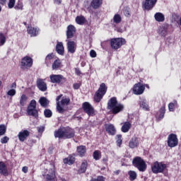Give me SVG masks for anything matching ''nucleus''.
I'll return each mask as SVG.
<instances>
[{
  "mask_svg": "<svg viewBox=\"0 0 181 181\" xmlns=\"http://www.w3.org/2000/svg\"><path fill=\"white\" fill-rule=\"evenodd\" d=\"M38 103L43 108H47V107H49V104H50V101L47 100L46 97H41L39 99Z\"/></svg>",
  "mask_w": 181,
  "mask_h": 181,
  "instance_id": "obj_29",
  "label": "nucleus"
},
{
  "mask_svg": "<svg viewBox=\"0 0 181 181\" xmlns=\"http://www.w3.org/2000/svg\"><path fill=\"white\" fill-rule=\"evenodd\" d=\"M139 146V141L138 140V137H132L129 142V147L131 149H134V148H138Z\"/></svg>",
  "mask_w": 181,
  "mask_h": 181,
  "instance_id": "obj_22",
  "label": "nucleus"
},
{
  "mask_svg": "<svg viewBox=\"0 0 181 181\" xmlns=\"http://www.w3.org/2000/svg\"><path fill=\"white\" fill-rule=\"evenodd\" d=\"M127 40L122 37L112 38L110 40V47L112 50H118L121 47L126 45Z\"/></svg>",
  "mask_w": 181,
  "mask_h": 181,
  "instance_id": "obj_5",
  "label": "nucleus"
},
{
  "mask_svg": "<svg viewBox=\"0 0 181 181\" xmlns=\"http://www.w3.org/2000/svg\"><path fill=\"white\" fill-rule=\"evenodd\" d=\"M57 110L59 114H63V112H64V109L60 105L59 102L57 103Z\"/></svg>",
  "mask_w": 181,
  "mask_h": 181,
  "instance_id": "obj_49",
  "label": "nucleus"
},
{
  "mask_svg": "<svg viewBox=\"0 0 181 181\" xmlns=\"http://www.w3.org/2000/svg\"><path fill=\"white\" fill-rule=\"evenodd\" d=\"M140 108H143L144 111H150L149 105L146 103V100H141L139 103Z\"/></svg>",
  "mask_w": 181,
  "mask_h": 181,
  "instance_id": "obj_34",
  "label": "nucleus"
},
{
  "mask_svg": "<svg viewBox=\"0 0 181 181\" xmlns=\"http://www.w3.org/2000/svg\"><path fill=\"white\" fill-rule=\"evenodd\" d=\"M116 138H117L116 144L117 146L121 147V145H122V135L117 134L116 136Z\"/></svg>",
  "mask_w": 181,
  "mask_h": 181,
  "instance_id": "obj_46",
  "label": "nucleus"
},
{
  "mask_svg": "<svg viewBox=\"0 0 181 181\" xmlns=\"http://www.w3.org/2000/svg\"><path fill=\"white\" fill-rule=\"evenodd\" d=\"M144 91H145V85H143L141 82L134 85L133 93L135 95H141V94H144Z\"/></svg>",
  "mask_w": 181,
  "mask_h": 181,
  "instance_id": "obj_13",
  "label": "nucleus"
},
{
  "mask_svg": "<svg viewBox=\"0 0 181 181\" xmlns=\"http://www.w3.org/2000/svg\"><path fill=\"white\" fill-rule=\"evenodd\" d=\"M27 102H28V96H26V95L25 94H23L20 98V105H21V107H25Z\"/></svg>",
  "mask_w": 181,
  "mask_h": 181,
  "instance_id": "obj_41",
  "label": "nucleus"
},
{
  "mask_svg": "<svg viewBox=\"0 0 181 181\" xmlns=\"http://www.w3.org/2000/svg\"><path fill=\"white\" fill-rule=\"evenodd\" d=\"M37 103L35 100H32L27 108L28 115L34 117V118H39V111L36 110Z\"/></svg>",
  "mask_w": 181,
  "mask_h": 181,
  "instance_id": "obj_6",
  "label": "nucleus"
},
{
  "mask_svg": "<svg viewBox=\"0 0 181 181\" xmlns=\"http://www.w3.org/2000/svg\"><path fill=\"white\" fill-rule=\"evenodd\" d=\"M16 95V90L15 89H11L7 92V95H10L11 97H13V95Z\"/></svg>",
  "mask_w": 181,
  "mask_h": 181,
  "instance_id": "obj_51",
  "label": "nucleus"
},
{
  "mask_svg": "<svg viewBox=\"0 0 181 181\" xmlns=\"http://www.w3.org/2000/svg\"><path fill=\"white\" fill-rule=\"evenodd\" d=\"M166 112V107L164 105L160 108L158 112L156 115V118L158 119V121H160L161 119H163L165 117V114Z\"/></svg>",
  "mask_w": 181,
  "mask_h": 181,
  "instance_id": "obj_20",
  "label": "nucleus"
},
{
  "mask_svg": "<svg viewBox=\"0 0 181 181\" xmlns=\"http://www.w3.org/2000/svg\"><path fill=\"white\" fill-rule=\"evenodd\" d=\"M37 132L40 134H43V132H45V127H37Z\"/></svg>",
  "mask_w": 181,
  "mask_h": 181,
  "instance_id": "obj_55",
  "label": "nucleus"
},
{
  "mask_svg": "<svg viewBox=\"0 0 181 181\" xmlns=\"http://www.w3.org/2000/svg\"><path fill=\"white\" fill-rule=\"evenodd\" d=\"M105 129L109 135H115L117 134V129H115V127L112 124H106Z\"/></svg>",
  "mask_w": 181,
  "mask_h": 181,
  "instance_id": "obj_25",
  "label": "nucleus"
},
{
  "mask_svg": "<svg viewBox=\"0 0 181 181\" xmlns=\"http://www.w3.org/2000/svg\"><path fill=\"white\" fill-rule=\"evenodd\" d=\"M154 18L157 22H165V15L160 12L156 13Z\"/></svg>",
  "mask_w": 181,
  "mask_h": 181,
  "instance_id": "obj_32",
  "label": "nucleus"
},
{
  "mask_svg": "<svg viewBox=\"0 0 181 181\" xmlns=\"http://www.w3.org/2000/svg\"><path fill=\"white\" fill-rule=\"evenodd\" d=\"M76 152L81 158L86 156V153H87V147L86 146H78L76 147Z\"/></svg>",
  "mask_w": 181,
  "mask_h": 181,
  "instance_id": "obj_21",
  "label": "nucleus"
},
{
  "mask_svg": "<svg viewBox=\"0 0 181 181\" xmlns=\"http://www.w3.org/2000/svg\"><path fill=\"white\" fill-rule=\"evenodd\" d=\"M177 107V100H174L173 102L168 104V110L170 112H175V108Z\"/></svg>",
  "mask_w": 181,
  "mask_h": 181,
  "instance_id": "obj_37",
  "label": "nucleus"
},
{
  "mask_svg": "<svg viewBox=\"0 0 181 181\" xmlns=\"http://www.w3.org/2000/svg\"><path fill=\"white\" fill-rule=\"evenodd\" d=\"M54 4L57 5H60L62 4V0H54Z\"/></svg>",
  "mask_w": 181,
  "mask_h": 181,
  "instance_id": "obj_61",
  "label": "nucleus"
},
{
  "mask_svg": "<svg viewBox=\"0 0 181 181\" xmlns=\"http://www.w3.org/2000/svg\"><path fill=\"white\" fill-rule=\"evenodd\" d=\"M76 27L73 25H69L66 28V39H72L74 37V35L76 34Z\"/></svg>",
  "mask_w": 181,
  "mask_h": 181,
  "instance_id": "obj_16",
  "label": "nucleus"
},
{
  "mask_svg": "<svg viewBox=\"0 0 181 181\" xmlns=\"http://www.w3.org/2000/svg\"><path fill=\"white\" fill-rule=\"evenodd\" d=\"M6 134V126L5 124H0V136Z\"/></svg>",
  "mask_w": 181,
  "mask_h": 181,
  "instance_id": "obj_47",
  "label": "nucleus"
},
{
  "mask_svg": "<svg viewBox=\"0 0 181 181\" xmlns=\"http://www.w3.org/2000/svg\"><path fill=\"white\" fill-rule=\"evenodd\" d=\"M75 21L78 25H84L86 22V17L83 16H76Z\"/></svg>",
  "mask_w": 181,
  "mask_h": 181,
  "instance_id": "obj_35",
  "label": "nucleus"
},
{
  "mask_svg": "<svg viewBox=\"0 0 181 181\" xmlns=\"http://www.w3.org/2000/svg\"><path fill=\"white\" fill-rule=\"evenodd\" d=\"M54 135L55 138H59V139H64V127H60L57 130H55Z\"/></svg>",
  "mask_w": 181,
  "mask_h": 181,
  "instance_id": "obj_24",
  "label": "nucleus"
},
{
  "mask_svg": "<svg viewBox=\"0 0 181 181\" xmlns=\"http://www.w3.org/2000/svg\"><path fill=\"white\" fill-rule=\"evenodd\" d=\"M51 173L49 174L46 175V180L47 181H55L56 179V172L54 170H51Z\"/></svg>",
  "mask_w": 181,
  "mask_h": 181,
  "instance_id": "obj_33",
  "label": "nucleus"
},
{
  "mask_svg": "<svg viewBox=\"0 0 181 181\" xmlns=\"http://www.w3.org/2000/svg\"><path fill=\"white\" fill-rule=\"evenodd\" d=\"M62 105H70V98L63 97L61 100Z\"/></svg>",
  "mask_w": 181,
  "mask_h": 181,
  "instance_id": "obj_43",
  "label": "nucleus"
},
{
  "mask_svg": "<svg viewBox=\"0 0 181 181\" xmlns=\"http://www.w3.org/2000/svg\"><path fill=\"white\" fill-rule=\"evenodd\" d=\"M107 108L110 110L112 114L117 115V114H119V112L124 111V105L118 103L117 98L112 97L107 102Z\"/></svg>",
  "mask_w": 181,
  "mask_h": 181,
  "instance_id": "obj_1",
  "label": "nucleus"
},
{
  "mask_svg": "<svg viewBox=\"0 0 181 181\" xmlns=\"http://www.w3.org/2000/svg\"><path fill=\"white\" fill-rule=\"evenodd\" d=\"M52 70H57L62 67V61L59 59H56L52 64Z\"/></svg>",
  "mask_w": 181,
  "mask_h": 181,
  "instance_id": "obj_38",
  "label": "nucleus"
},
{
  "mask_svg": "<svg viewBox=\"0 0 181 181\" xmlns=\"http://www.w3.org/2000/svg\"><path fill=\"white\" fill-rule=\"evenodd\" d=\"M167 144L169 148H175V146H177V145H179V139H177V135L173 133L170 134L168 136Z\"/></svg>",
  "mask_w": 181,
  "mask_h": 181,
  "instance_id": "obj_8",
  "label": "nucleus"
},
{
  "mask_svg": "<svg viewBox=\"0 0 181 181\" xmlns=\"http://www.w3.org/2000/svg\"><path fill=\"white\" fill-rule=\"evenodd\" d=\"M93 156L95 160H100L101 159V151L95 150L93 153Z\"/></svg>",
  "mask_w": 181,
  "mask_h": 181,
  "instance_id": "obj_42",
  "label": "nucleus"
},
{
  "mask_svg": "<svg viewBox=\"0 0 181 181\" xmlns=\"http://www.w3.org/2000/svg\"><path fill=\"white\" fill-rule=\"evenodd\" d=\"M124 15H125V16H127V17L131 16V14H129V11H126L124 12Z\"/></svg>",
  "mask_w": 181,
  "mask_h": 181,
  "instance_id": "obj_63",
  "label": "nucleus"
},
{
  "mask_svg": "<svg viewBox=\"0 0 181 181\" xmlns=\"http://www.w3.org/2000/svg\"><path fill=\"white\" fill-rule=\"evenodd\" d=\"M75 74H76V76H81V71H80V69H75Z\"/></svg>",
  "mask_w": 181,
  "mask_h": 181,
  "instance_id": "obj_56",
  "label": "nucleus"
},
{
  "mask_svg": "<svg viewBox=\"0 0 181 181\" xmlns=\"http://www.w3.org/2000/svg\"><path fill=\"white\" fill-rule=\"evenodd\" d=\"M7 0H0V5H2L3 6L4 5H6Z\"/></svg>",
  "mask_w": 181,
  "mask_h": 181,
  "instance_id": "obj_60",
  "label": "nucleus"
},
{
  "mask_svg": "<svg viewBox=\"0 0 181 181\" xmlns=\"http://www.w3.org/2000/svg\"><path fill=\"white\" fill-rule=\"evenodd\" d=\"M6 43V37L5 34L0 33V46H4Z\"/></svg>",
  "mask_w": 181,
  "mask_h": 181,
  "instance_id": "obj_44",
  "label": "nucleus"
},
{
  "mask_svg": "<svg viewBox=\"0 0 181 181\" xmlns=\"http://www.w3.org/2000/svg\"><path fill=\"white\" fill-rule=\"evenodd\" d=\"M9 141V137L5 136L4 137L1 139V144H8Z\"/></svg>",
  "mask_w": 181,
  "mask_h": 181,
  "instance_id": "obj_53",
  "label": "nucleus"
},
{
  "mask_svg": "<svg viewBox=\"0 0 181 181\" xmlns=\"http://www.w3.org/2000/svg\"><path fill=\"white\" fill-rule=\"evenodd\" d=\"M132 165L134 168H136L139 172H145L148 168L145 160L139 156L133 158Z\"/></svg>",
  "mask_w": 181,
  "mask_h": 181,
  "instance_id": "obj_4",
  "label": "nucleus"
},
{
  "mask_svg": "<svg viewBox=\"0 0 181 181\" xmlns=\"http://www.w3.org/2000/svg\"><path fill=\"white\" fill-rule=\"evenodd\" d=\"M50 81L53 84H63L67 81L66 78L63 76V75H56V74H52L49 76Z\"/></svg>",
  "mask_w": 181,
  "mask_h": 181,
  "instance_id": "obj_9",
  "label": "nucleus"
},
{
  "mask_svg": "<svg viewBox=\"0 0 181 181\" xmlns=\"http://www.w3.org/2000/svg\"><path fill=\"white\" fill-rule=\"evenodd\" d=\"M66 47L69 53H71L73 54L74 53H76V50H77V42L75 41H71L70 40H66Z\"/></svg>",
  "mask_w": 181,
  "mask_h": 181,
  "instance_id": "obj_14",
  "label": "nucleus"
},
{
  "mask_svg": "<svg viewBox=\"0 0 181 181\" xmlns=\"http://www.w3.org/2000/svg\"><path fill=\"white\" fill-rule=\"evenodd\" d=\"M28 170H29V168H28V166L23 167L22 172H23V173H28Z\"/></svg>",
  "mask_w": 181,
  "mask_h": 181,
  "instance_id": "obj_58",
  "label": "nucleus"
},
{
  "mask_svg": "<svg viewBox=\"0 0 181 181\" xmlns=\"http://www.w3.org/2000/svg\"><path fill=\"white\" fill-rule=\"evenodd\" d=\"M0 175L3 176H9V171L8 170V167L4 161H0Z\"/></svg>",
  "mask_w": 181,
  "mask_h": 181,
  "instance_id": "obj_19",
  "label": "nucleus"
},
{
  "mask_svg": "<svg viewBox=\"0 0 181 181\" xmlns=\"http://www.w3.org/2000/svg\"><path fill=\"white\" fill-rule=\"evenodd\" d=\"M132 127V124H131V122H125L122 126L121 131L122 132H124L125 134L128 132L129 129H131Z\"/></svg>",
  "mask_w": 181,
  "mask_h": 181,
  "instance_id": "obj_31",
  "label": "nucleus"
},
{
  "mask_svg": "<svg viewBox=\"0 0 181 181\" xmlns=\"http://www.w3.org/2000/svg\"><path fill=\"white\" fill-rule=\"evenodd\" d=\"M128 175H129V179L131 181L136 180V177H138V174H136V172L134 170L128 171Z\"/></svg>",
  "mask_w": 181,
  "mask_h": 181,
  "instance_id": "obj_39",
  "label": "nucleus"
},
{
  "mask_svg": "<svg viewBox=\"0 0 181 181\" xmlns=\"http://www.w3.org/2000/svg\"><path fill=\"white\" fill-rule=\"evenodd\" d=\"M55 50L58 54H60L61 56L64 55V46H63V42H58Z\"/></svg>",
  "mask_w": 181,
  "mask_h": 181,
  "instance_id": "obj_26",
  "label": "nucleus"
},
{
  "mask_svg": "<svg viewBox=\"0 0 181 181\" xmlns=\"http://www.w3.org/2000/svg\"><path fill=\"white\" fill-rule=\"evenodd\" d=\"M82 108L84 112H86V114H88V117H94L95 115L94 107H93V105H91V104H90V103L88 102L83 103L82 104Z\"/></svg>",
  "mask_w": 181,
  "mask_h": 181,
  "instance_id": "obj_11",
  "label": "nucleus"
},
{
  "mask_svg": "<svg viewBox=\"0 0 181 181\" xmlns=\"http://www.w3.org/2000/svg\"><path fill=\"white\" fill-rule=\"evenodd\" d=\"M16 1V0H9L8 3V8L12 9L15 6Z\"/></svg>",
  "mask_w": 181,
  "mask_h": 181,
  "instance_id": "obj_50",
  "label": "nucleus"
},
{
  "mask_svg": "<svg viewBox=\"0 0 181 181\" xmlns=\"http://www.w3.org/2000/svg\"><path fill=\"white\" fill-rule=\"evenodd\" d=\"M63 97V95H59L56 98V101H57V103H59V101L60 100V98H62Z\"/></svg>",
  "mask_w": 181,
  "mask_h": 181,
  "instance_id": "obj_62",
  "label": "nucleus"
},
{
  "mask_svg": "<svg viewBox=\"0 0 181 181\" xmlns=\"http://www.w3.org/2000/svg\"><path fill=\"white\" fill-rule=\"evenodd\" d=\"M157 3L158 0H144L142 2V8L144 11H152Z\"/></svg>",
  "mask_w": 181,
  "mask_h": 181,
  "instance_id": "obj_10",
  "label": "nucleus"
},
{
  "mask_svg": "<svg viewBox=\"0 0 181 181\" xmlns=\"http://www.w3.org/2000/svg\"><path fill=\"white\" fill-rule=\"evenodd\" d=\"M37 87L40 91H46L47 90V84L42 79L37 81Z\"/></svg>",
  "mask_w": 181,
  "mask_h": 181,
  "instance_id": "obj_23",
  "label": "nucleus"
},
{
  "mask_svg": "<svg viewBox=\"0 0 181 181\" xmlns=\"http://www.w3.org/2000/svg\"><path fill=\"white\" fill-rule=\"evenodd\" d=\"M44 115L45 118H52L53 112L50 110V109H45L44 110Z\"/></svg>",
  "mask_w": 181,
  "mask_h": 181,
  "instance_id": "obj_45",
  "label": "nucleus"
},
{
  "mask_svg": "<svg viewBox=\"0 0 181 181\" xmlns=\"http://www.w3.org/2000/svg\"><path fill=\"white\" fill-rule=\"evenodd\" d=\"M173 18L174 19V21L176 22V21H177V19H179V15L177 13H173Z\"/></svg>",
  "mask_w": 181,
  "mask_h": 181,
  "instance_id": "obj_57",
  "label": "nucleus"
},
{
  "mask_svg": "<svg viewBox=\"0 0 181 181\" xmlns=\"http://www.w3.org/2000/svg\"><path fill=\"white\" fill-rule=\"evenodd\" d=\"M168 170V165L164 162L155 161L151 165V172L155 175L163 173L164 170Z\"/></svg>",
  "mask_w": 181,
  "mask_h": 181,
  "instance_id": "obj_3",
  "label": "nucleus"
},
{
  "mask_svg": "<svg viewBox=\"0 0 181 181\" xmlns=\"http://www.w3.org/2000/svg\"><path fill=\"white\" fill-rule=\"evenodd\" d=\"M90 181H105V177L103 175H98L96 178H92Z\"/></svg>",
  "mask_w": 181,
  "mask_h": 181,
  "instance_id": "obj_48",
  "label": "nucleus"
},
{
  "mask_svg": "<svg viewBox=\"0 0 181 181\" xmlns=\"http://www.w3.org/2000/svg\"><path fill=\"white\" fill-rule=\"evenodd\" d=\"M11 88H16V83H13L12 84H11Z\"/></svg>",
  "mask_w": 181,
  "mask_h": 181,
  "instance_id": "obj_64",
  "label": "nucleus"
},
{
  "mask_svg": "<svg viewBox=\"0 0 181 181\" xmlns=\"http://www.w3.org/2000/svg\"><path fill=\"white\" fill-rule=\"evenodd\" d=\"M90 57H97V52H95V51L92 49L90 52Z\"/></svg>",
  "mask_w": 181,
  "mask_h": 181,
  "instance_id": "obj_54",
  "label": "nucleus"
},
{
  "mask_svg": "<svg viewBox=\"0 0 181 181\" xmlns=\"http://www.w3.org/2000/svg\"><path fill=\"white\" fill-rule=\"evenodd\" d=\"M54 59V54L53 53L49 54L45 57V64H47V67L52 64V61Z\"/></svg>",
  "mask_w": 181,
  "mask_h": 181,
  "instance_id": "obj_36",
  "label": "nucleus"
},
{
  "mask_svg": "<svg viewBox=\"0 0 181 181\" xmlns=\"http://www.w3.org/2000/svg\"><path fill=\"white\" fill-rule=\"evenodd\" d=\"M29 136H30V132L27 129L21 130L18 134L20 142H25Z\"/></svg>",
  "mask_w": 181,
  "mask_h": 181,
  "instance_id": "obj_15",
  "label": "nucleus"
},
{
  "mask_svg": "<svg viewBox=\"0 0 181 181\" xmlns=\"http://www.w3.org/2000/svg\"><path fill=\"white\" fill-rule=\"evenodd\" d=\"M73 87L74 90H78L80 88V83H74Z\"/></svg>",
  "mask_w": 181,
  "mask_h": 181,
  "instance_id": "obj_59",
  "label": "nucleus"
},
{
  "mask_svg": "<svg viewBox=\"0 0 181 181\" xmlns=\"http://www.w3.org/2000/svg\"><path fill=\"white\" fill-rule=\"evenodd\" d=\"M39 28L28 26L27 27V33L30 35L31 37H35L39 35Z\"/></svg>",
  "mask_w": 181,
  "mask_h": 181,
  "instance_id": "obj_18",
  "label": "nucleus"
},
{
  "mask_svg": "<svg viewBox=\"0 0 181 181\" xmlns=\"http://www.w3.org/2000/svg\"><path fill=\"white\" fill-rule=\"evenodd\" d=\"M107 90L108 87L107 86V85H105V83H102L100 85L98 90H96V92L95 93V95L93 96V101L95 103H100L103 100L105 94H107Z\"/></svg>",
  "mask_w": 181,
  "mask_h": 181,
  "instance_id": "obj_2",
  "label": "nucleus"
},
{
  "mask_svg": "<svg viewBox=\"0 0 181 181\" xmlns=\"http://www.w3.org/2000/svg\"><path fill=\"white\" fill-rule=\"evenodd\" d=\"M14 8L17 11H22V9H23V4L22 3H18L17 5L15 6Z\"/></svg>",
  "mask_w": 181,
  "mask_h": 181,
  "instance_id": "obj_52",
  "label": "nucleus"
},
{
  "mask_svg": "<svg viewBox=\"0 0 181 181\" xmlns=\"http://www.w3.org/2000/svg\"><path fill=\"white\" fill-rule=\"evenodd\" d=\"M157 33H158V35L163 37H166V36H168V26H160L158 29Z\"/></svg>",
  "mask_w": 181,
  "mask_h": 181,
  "instance_id": "obj_28",
  "label": "nucleus"
},
{
  "mask_svg": "<svg viewBox=\"0 0 181 181\" xmlns=\"http://www.w3.org/2000/svg\"><path fill=\"white\" fill-rule=\"evenodd\" d=\"M33 66V59L29 56H25L21 59V69L22 70H29Z\"/></svg>",
  "mask_w": 181,
  "mask_h": 181,
  "instance_id": "obj_7",
  "label": "nucleus"
},
{
  "mask_svg": "<svg viewBox=\"0 0 181 181\" xmlns=\"http://www.w3.org/2000/svg\"><path fill=\"white\" fill-rule=\"evenodd\" d=\"M88 167V163L86 160H85L83 162H82L81 165V168L78 170V173L79 175H81V173H86V171L87 170V168Z\"/></svg>",
  "mask_w": 181,
  "mask_h": 181,
  "instance_id": "obj_30",
  "label": "nucleus"
},
{
  "mask_svg": "<svg viewBox=\"0 0 181 181\" xmlns=\"http://www.w3.org/2000/svg\"><path fill=\"white\" fill-rule=\"evenodd\" d=\"M112 21L114 23H116V25H118V23H121V22L122 21V18L121 17V15L118 13L115 14L113 16Z\"/></svg>",
  "mask_w": 181,
  "mask_h": 181,
  "instance_id": "obj_40",
  "label": "nucleus"
},
{
  "mask_svg": "<svg viewBox=\"0 0 181 181\" xmlns=\"http://www.w3.org/2000/svg\"><path fill=\"white\" fill-rule=\"evenodd\" d=\"M76 136V132L70 127H64V139H71Z\"/></svg>",
  "mask_w": 181,
  "mask_h": 181,
  "instance_id": "obj_12",
  "label": "nucleus"
},
{
  "mask_svg": "<svg viewBox=\"0 0 181 181\" xmlns=\"http://www.w3.org/2000/svg\"><path fill=\"white\" fill-rule=\"evenodd\" d=\"M90 6L93 9H99L103 6V0H92L90 2Z\"/></svg>",
  "mask_w": 181,
  "mask_h": 181,
  "instance_id": "obj_27",
  "label": "nucleus"
},
{
  "mask_svg": "<svg viewBox=\"0 0 181 181\" xmlns=\"http://www.w3.org/2000/svg\"><path fill=\"white\" fill-rule=\"evenodd\" d=\"M76 153H72L69 155L67 158H64L63 162L64 165H69V166H71V165H74V163L76 162Z\"/></svg>",
  "mask_w": 181,
  "mask_h": 181,
  "instance_id": "obj_17",
  "label": "nucleus"
}]
</instances>
